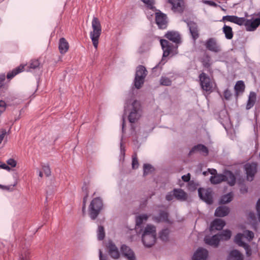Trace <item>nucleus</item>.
<instances>
[{
    "mask_svg": "<svg viewBox=\"0 0 260 260\" xmlns=\"http://www.w3.org/2000/svg\"><path fill=\"white\" fill-rule=\"evenodd\" d=\"M100 260H109L107 256L103 255L101 250H99Z\"/></svg>",
    "mask_w": 260,
    "mask_h": 260,
    "instance_id": "55",
    "label": "nucleus"
},
{
    "mask_svg": "<svg viewBox=\"0 0 260 260\" xmlns=\"http://www.w3.org/2000/svg\"><path fill=\"white\" fill-rule=\"evenodd\" d=\"M103 206V201L101 198H94L91 201L89 206V214L92 219H95L100 211L102 209Z\"/></svg>",
    "mask_w": 260,
    "mask_h": 260,
    "instance_id": "2",
    "label": "nucleus"
},
{
    "mask_svg": "<svg viewBox=\"0 0 260 260\" xmlns=\"http://www.w3.org/2000/svg\"><path fill=\"white\" fill-rule=\"evenodd\" d=\"M208 171L211 174L213 175V176H215L216 174H217V171L215 169H208Z\"/></svg>",
    "mask_w": 260,
    "mask_h": 260,
    "instance_id": "62",
    "label": "nucleus"
},
{
    "mask_svg": "<svg viewBox=\"0 0 260 260\" xmlns=\"http://www.w3.org/2000/svg\"><path fill=\"white\" fill-rule=\"evenodd\" d=\"M88 197V194H85V197H84L83 198V207H82V211L83 212H84L85 210V208H86V201H87V199Z\"/></svg>",
    "mask_w": 260,
    "mask_h": 260,
    "instance_id": "57",
    "label": "nucleus"
},
{
    "mask_svg": "<svg viewBox=\"0 0 260 260\" xmlns=\"http://www.w3.org/2000/svg\"><path fill=\"white\" fill-rule=\"evenodd\" d=\"M242 234L243 235V237H245L249 241L252 240L254 237L253 233L250 231H244V234Z\"/></svg>",
    "mask_w": 260,
    "mask_h": 260,
    "instance_id": "46",
    "label": "nucleus"
},
{
    "mask_svg": "<svg viewBox=\"0 0 260 260\" xmlns=\"http://www.w3.org/2000/svg\"><path fill=\"white\" fill-rule=\"evenodd\" d=\"M143 2L146 6L148 9L152 10L153 11L156 10L154 7L155 0H141Z\"/></svg>",
    "mask_w": 260,
    "mask_h": 260,
    "instance_id": "38",
    "label": "nucleus"
},
{
    "mask_svg": "<svg viewBox=\"0 0 260 260\" xmlns=\"http://www.w3.org/2000/svg\"><path fill=\"white\" fill-rule=\"evenodd\" d=\"M200 84L202 89L206 92L210 93L214 89L215 84L213 80L206 73L202 72L199 76Z\"/></svg>",
    "mask_w": 260,
    "mask_h": 260,
    "instance_id": "3",
    "label": "nucleus"
},
{
    "mask_svg": "<svg viewBox=\"0 0 260 260\" xmlns=\"http://www.w3.org/2000/svg\"><path fill=\"white\" fill-rule=\"evenodd\" d=\"M165 36L168 39L173 42L176 43H179L180 42L181 38L180 35L177 32H168Z\"/></svg>",
    "mask_w": 260,
    "mask_h": 260,
    "instance_id": "25",
    "label": "nucleus"
},
{
    "mask_svg": "<svg viewBox=\"0 0 260 260\" xmlns=\"http://www.w3.org/2000/svg\"><path fill=\"white\" fill-rule=\"evenodd\" d=\"M190 179V175L189 173H188L187 175H185L182 176V179L184 182H188L189 181Z\"/></svg>",
    "mask_w": 260,
    "mask_h": 260,
    "instance_id": "58",
    "label": "nucleus"
},
{
    "mask_svg": "<svg viewBox=\"0 0 260 260\" xmlns=\"http://www.w3.org/2000/svg\"><path fill=\"white\" fill-rule=\"evenodd\" d=\"M230 212L229 208L226 206L218 207L215 212V215L218 217H224L227 215Z\"/></svg>",
    "mask_w": 260,
    "mask_h": 260,
    "instance_id": "27",
    "label": "nucleus"
},
{
    "mask_svg": "<svg viewBox=\"0 0 260 260\" xmlns=\"http://www.w3.org/2000/svg\"><path fill=\"white\" fill-rule=\"evenodd\" d=\"M0 168L3 169L7 170V171H10L11 169L10 168L8 165H7L5 163H3V162H2L1 161H0Z\"/></svg>",
    "mask_w": 260,
    "mask_h": 260,
    "instance_id": "56",
    "label": "nucleus"
},
{
    "mask_svg": "<svg viewBox=\"0 0 260 260\" xmlns=\"http://www.w3.org/2000/svg\"><path fill=\"white\" fill-rule=\"evenodd\" d=\"M169 231L168 229L163 230L159 234V238L163 241H167L168 240Z\"/></svg>",
    "mask_w": 260,
    "mask_h": 260,
    "instance_id": "40",
    "label": "nucleus"
},
{
    "mask_svg": "<svg viewBox=\"0 0 260 260\" xmlns=\"http://www.w3.org/2000/svg\"><path fill=\"white\" fill-rule=\"evenodd\" d=\"M204 241L206 244L214 247H217L219 245L220 239L218 235H215L212 237L206 236L204 238Z\"/></svg>",
    "mask_w": 260,
    "mask_h": 260,
    "instance_id": "18",
    "label": "nucleus"
},
{
    "mask_svg": "<svg viewBox=\"0 0 260 260\" xmlns=\"http://www.w3.org/2000/svg\"><path fill=\"white\" fill-rule=\"evenodd\" d=\"M196 151L200 152L204 155H207L208 154V150L207 148L202 144H199L194 146L190 150L189 154H190Z\"/></svg>",
    "mask_w": 260,
    "mask_h": 260,
    "instance_id": "26",
    "label": "nucleus"
},
{
    "mask_svg": "<svg viewBox=\"0 0 260 260\" xmlns=\"http://www.w3.org/2000/svg\"><path fill=\"white\" fill-rule=\"evenodd\" d=\"M208 255V251L203 248H199L194 253L192 257L193 260H206Z\"/></svg>",
    "mask_w": 260,
    "mask_h": 260,
    "instance_id": "15",
    "label": "nucleus"
},
{
    "mask_svg": "<svg viewBox=\"0 0 260 260\" xmlns=\"http://www.w3.org/2000/svg\"><path fill=\"white\" fill-rule=\"evenodd\" d=\"M222 20L223 21H229L239 25H243L244 23L245 18L238 17V16L233 15H226L223 17Z\"/></svg>",
    "mask_w": 260,
    "mask_h": 260,
    "instance_id": "16",
    "label": "nucleus"
},
{
    "mask_svg": "<svg viewBox=\"0 0 260 260\" xmlns=\"http://www.w3.org/2000/svg\"><path fill=\"white\" fill-rule=\"evenodd\" d=\"M15 186V185H10V186H4L3 185L0 184V188L3 189H5L7 190H13V187Z\"/></svg>",
    "mask_w": 260,
    "mask_h": 260,
    "instance_id": "54",
    "label": "nucleus"
},
{
    "mask_svg": "<svg viewBox=\"0 0 260 260\" xmlns=\"http://www.w3.org/2000/svg\"><path fill=\"white\" fill-rule=\"evenodd\" d=\"M256 99V95L255 92H250L248 100L246 105V109H250L254 105Z\"/></svg>",
    "mask_w": 260,
    "mask_h": 260,
    "instance_id": "30",
    "label": "nucleus"
},
{
    "mask_svg": "<svg viewBox=\"0 0 260 260\" xmlns=\"http://www.w3.org/2000/svg\"><path fill=\"white\" fill-rule=\"evenodd\" d=\"M243 25L246 26L247 30L253 31L260 25V18H257L253 20H247L245 18Z\"/></svg>",
    "mask_w": 260,
    "mask_h": 260,
    "instance_id": "13",
    "label": "nucleus"
},
{
    "mask_svg": "<svg viewBox=\"0 0 260 260\" xmlns=\"http://www.w3.org/2000/svg\"><path fill=\"white\" fill-rule=\"evenodd\" d=\"M98 238L99 240H102L105 236L104 228L102 226H99L98 230Z\"/></svg>",
    "mask_w": 260,
    "mask_h": 260,
    "instance_id": "42",
    "label": "nucleus"
},
{
    "mask_svg": "<svg viewBox=\"0 0 260 260\" xmlns=\"http://www.w3.org/2000/svg\"><path fill=\"white\" fill-rule=\"evenodd\" d=\"M42 170L47 177L51 175V170L48 165H44L42 167Z\"/></svg>",
    "mask_w": 260,
    "mask_h": 260,
    "instance_id": "47",
    "label": "nucleus"
},
{
    "mask_svg": "<svg viewBox=\"0 0 260 260\" xmlns=\"http://www.w3.org/2000/svg\"><path fill=\"white\" fill-rule=\"evenodd\" d=\"M234 89L237 94L243 92L245 89V85L243 81H238L236 83Z\"/></svg>",
    "mask_w": 260,
    "mask_h": 260,
    "instance_id": "36",
    "label": "nucleus"
},
{
    "mask_svg": "<svg viewBox=\"0 0 260 260\" xmlns=\"http://www.w3.org/2000/svg\"><path fill=\"white\" fill-rule=\"evenodd\" d=\"M24 70V66L20 65L17 68H16L15 69L13 70L11 72L8 73L7 77L8 79H11L18 73L23 71Z\"/></svg>",
    "mask_w": 260,
    "mask_h": 260,
    "instance_id": "33",
    "label": "nucleus"
},
{
    "mask_svg": "<svg viewBox=\"0 0 260 260\" xmlns=\"http://www.w3.org/2000/svg\"><path fill=\"white\" fill-rule=\"evenodd\" d=\"M147 73V71L144 66L140 65L137 68L135 78V86L136 88L139 89L142 87Z\"/></svg>",
    "mask_w": 260,
    "mask_h": 260,
    "instance_id": "4",
    "label": "nucleus"
},
{
    "mask_svg": "<svg viewBox=\"0 0 260 260\" xmlns=\"http://www.w3.org/2000/svg\"><path fill=\"white\" fill-rule=\"evenodd\" d=\"M257 165L256 163H247L244 166V168L247 174V179L248 181H252L257 172Z\"/></svg>",
    "mask_w": 260,
    "mask_h": 260,
    "instance_id": "8",
    "label": "nucleus"
},
{
    "mask_svg": "<svg viewBox=\"0 0 260 260\" xmlns=\"http://www.w3.org/2000/svg\"><path fill=\"white\" fill-rule=\"evenodd\" d=\"M233 193L232 192L229 193L223 196L220 200V204H226L231 202L233 199Z\"/></svg>",
    "mask_w": 260,
    "mask_h": 260,
    "instance_id": "37",
    "label": "nucleus"
},
{
    "mask_svg": "<svg viewBox=\"0 0 260 260\" xmlns=\"http://www.w3.org/2000/svg\"><path fill=\"white\" fill-rule=\"evenodd\" d=\"M7 163L8 165L11 167H15L16 166V161L12 158H10L7 161Z\"/></svg>",
    "mask_w": 260,
    "mask_h": 260,
    "instance_id": "51",
    "label": "nucleus"
},
{
    "mask_svg": "<svg viewBox=\"0 0 260 260\" xmlns=\"http://www.w3.org/2000/svg\"><path fill=\"white\" fill-rule=\"evenodd\" d=\"M248 216L249 217L251 218L252 220L255 219V216L254 213L250 212Z\"/></svg>",
    "mask_w": 260,
    "mask_h": 260,
    "instance_id": "64",
    "label": "nucleus"
},
{
    "mask_svg": "<svg viewBox=\"0 0 260 260\" xmlns=\"http://www.w3.org/2000/svg\"><path fill=\"white\" fill-rule=\"evenodd\" d=\"M205 46L207 50L213 52L217 53L221 51L220 46L216 39L214 38H210L207 40Z\"/></svg>",
    "mask_w": 260,
    "mask_h": 260,
    "instance_id": "6",
    "label": "nucleus"
},
{
    "mask_svg": "<svg viewBox=\"0 0 260 260\" xmlns=\"http://www.w3.org/2000/svg\"><path fill=\"white\" fill-rule=\"evenodd\" d=\"M223 96H224V98L226 100H230L231 96H232V94L230 92V91L228 89H226L224 91V93H223Z\"/></svg>",
    "mask_w": 260,
    "mask_h": 260,
    "instance_id": "50",
    "label": "nucleus"
},
{
    "mask_svg": "<svg viewBox=\"0 0 260 260\" xmlns=\"http://www.w3.org/2000/svg\"><path fill=\"white\" fill-rule=\"evenodd\" d=\"M92 30L90 32V37L94 47L96 49L99 40L102 33V26L99 19L93 17L91 22Z\"/></svg>",
    "mask_w": 260,
    "mask_h": 260,
    "instance_id": "1",
    "label": "nucleus"
},
{
    "mask_svg": "<svg viewBox=\"0 0 260 260\" xmlns=\"http://www.w3.org/2000/svg\"><path fill=\"white\" fill-rule=\"evenodd\" d=\"M224 176V181H227L230 185L233 186L235 184L236 177L231 171L225 172Z\"/></svg>",
    "mask_w": 260,
    "mask_h": 260,
    "instance_id": "29",
    "label": "nucleus"
},
{
    "mask_svg": "<svg viewBox=\"0 0 260 260\" xmlns=\"http://www.w3.org/2000/svg\"><path fill=\"white\" fill-rule=\"evenodd\" d=\"M40 62L38 59H32L30 61L29 63V68L32 69H35L39 68Z\"/></svg>",
    "mask_w": 260,
    "mask_h": 260,
    "instance_id": "43",
    "label": "nucleus"
},
{
    "mask_svg": "<svg viewBox=\"0 0 260 260\" xmlns=\"http://www.w3.org/2000/svg\"><path fill=\"white\" fill-rule=\"evenodd\" d=\"M160 44L163 49V57H167L172 51L171 43L166 40H161Z\"/></svg>",
    "mask_w": 260,
    "mask_h": 260,
    "instance_id": "21",
    "label": "nucleus"
},
{
    "mask_svg": "<svg viewBox=\"0 0 260 260\" xmlns=\"http://www.w3.org/2000/svg\"><path fill=\"white\" fill-rule=\"evenodd\" d=\"M174 196V193L172 194V193L170 192L167 194L166 199L167 201H170L173 199Z\"/></svg>",
    "mask_w": 260,
    "mask_h": 260,
    "instance_id": "59",
    "label": "nucleus"
},
{
    "mask_svg": "<svg viewBox=\"0 0 260 260\" xmlns=\"http://www.w3.org/2000/svg\"><path fill=\"white\" fill-rule=\"evenodd\" d=\"M210 181L212 184H217L224 181V176L223 174H216L210 177Z\"/></svg>",
    "mask_w": 260,
    "mask_h": 260,
    "instance_id": "31",
    "label": "nucleus"
},
{
    "mask_svg": "<svg viewBox=\"0 0 260 260\" xmlns=\"http://www.w3.org/2000/svg\"><path fill=\"white\" fill-rule=\"evenodd\" d=\"M142 232V236L145 235L150 236L151 235H156V228L152 224H147L143 230H141Z\"/></svg>",
    "mask_w": 260,
    "mask_h": 260,
    "instance_id": "23",
    "label": "nucleus"
},
{
    "mask_svg": "<svg viewBox=\"0 0 260 260\" xmlns=\"http://www.w3.org/2000/svg\"><path fill=\"white\" fill-rule=\"evenodd\" d=\"M168 2L172 6V10L174 12L181 13L185 9L183 0H168Z\"/></svg>",
    "mask_w": 260,
    "mask_h": 260,
    "instance_id": "10",
    "label": "nucleus"
},
{
    "mask_svg": "<svg viewBox=\"0 0 260 260\" xmlns=\"http://www.w3.org/2000/svg\"><path fill=\"white\" fill-rule=\"evenodd\" d=\"M7 132L6 129H2L0 131V144L3 140L4 137L6 135Z\"/></svg>",
    "mask_w": 260,
    "mask_h": 260,
    "instance_id": "53",
    "label": "nucleus"
},
{
    "mask_svg": "<svg viewBox=\"0 0 260 260\" xmlns=\"http://www.w3.org/2000/svg\"><path fill=\"white\" fill-rule=\"evenodd\" d=\"M222 30L227 39L231 40L233 38V32L231 26L224 25L222 28Z\"/></svg>",
    "mask_w": 260,
    "mask_h": 260,
    "instance_id": "34",
    "label": "nucleus"
},
{
    "mask_svg": "<svg viewBox=\"0 0 260 260\" xmlns=\"http://www.w3.org/2000/svg\"><path fill=\"white\" fill-rule=\"evenodd\" d=\"M200 198L208 204H211L213 202L212 193L211 189H205L200 188L198 189Z\"/></svg>",
    "mask_w": 260,
    "mask_h": 260,
    "instance_id": "7",
    "label": "nucleus"
},
{
    "mask_svg": "<svg viewBox=\"0 0 260 260\" xmlns=\"http://www.w3.org/2000/svg\"><path fill=\"white\" fill-rule=\"evenodd\" d=\"M58 48L61 54H64L68 51L69 45L67 41L64 38L60 39Z\"/></svg>",
    "mask_w": 260,
    "mask_h": 260,
    "instance_id": "22",
    "label": "nucleus"
},
{
    "mask_svg": "<svg viewBox=\"0 0 260 260\" xmlns=\"http://www.w3.org/2000/svg\"><path fill=\"white\" fill-rule=\"evenodd\" d=\"M108 252L111 257L114 259H117L119 257L120 253L118 248L114 243L109 240L106 245Z\"/></svg>",
    "mask_w": 260,
    "mask_h": 260,
    "instance_id": "11",
    "label": "nucleus"
},
{
    "mask_svg": "<svg viewBox=\"0 0 260 260\" xmlns=\"http://www.w3.org/2000/svg\"><path fill=\"white\" fill-rule=\"evenodd\" d=\"M30 256V253L28 251H25L23 255H22L21 260H29Z\"/></svg>",
    "mask_w": 260,
    "mask_h": 260,
    "instance_id": "49",
    "label": "nucleus"
},
{
    "mask_svg": "<svg viewBox=\"0 0 260 260\" xmlns=\"http://www.w3.org/2000/svg\"><path fill=\"white\" fill-rule=\"evenodd\" d=\"M121 251L123 256L127 260H135L136 257L134 252L126 245H122L121 247Z\"/></svg>",
    "mask_w": 260,
    "mask_h": 260,
    "instance_id": "17",
    "label": "nucleus"
},
{
    "mask_svg": "<svg viewBox=\"0 0 260 260\" xmlns=\"http://www.w3.org/2000/svg\"><path fill=\"white\" fill-rule=\"evenodd\" d=\"M256 209L257 212L258 220L260 222V199H259L257 202Z\"/></svg>",
    "mask_w": 260,
    "mask_h": 260,
    "instance_id": "52",
    "label": "nucleus"
},
{
    "mask_svg": "<svg viewBox=\"0 0 260 260\" xmlns=\"http://www.w3.org/2000/svg\"><path fill=\"white\" fill-rule=\"evenodd\" d=\"M220 240H228L230 239L232 233L231 231L226 230L223 231L220 234H217Z\"/></svg>",
    "mask_w": 260,
    "mask_h": 260,
    "instance_id": "35",
    "label": "nucleus"
},
{
    "mask_svg": "<svg viewBox=\"0 0 260 260\" xmlns=\"http://www.w3.org/2000/svg\"><path fill=\"white\" fill-rule=\"evenodd\" d=\"M156 236L154 235L150 236L145 235L144 236H142V240L144 246L150 247L153 245L156 241Z\"/></svg>",
    "mask_w": 260,
    "mask_h": 260,
    "instance_id": "19",
    "label": "nucleus"
},
{
    "mask_svg": "<svg viewBox=\"0 0 260 260\" xmlns=\"http://www.w3.org/2000/svg\"><path fill=\"white\" fill-rule=\"evenodd\" d=\"M5 80V75L4 74L0 75V87L3 85L4 81Z\"/></svg>",
    "mask_w": 260,
    "mask_h": 260,
    "instance_id": "61",
    "label": "nucleus"
},
{
    "mask_svg": "<svg viewBox=\"0 0 260 260\" xmlns=\"http://www.w3.org/2000/svg\"><path fill=\"white\" fill-rule=\"evenodd\" d=\"M131 111L128 115V120L131 123H134L141 116L140 103L137 101H135L131 105Z\"/></svg>",
    "mask_w": 260,
    "mask_h": 260,
    "instance_id": "5",
    "label": "nucleus"
},
{
    "mask_svg": "<svg viewBox=\"0 0 260 260\" xmlns=\"http://www.w3.org/2000/svg\"><path fill=\"white\" fill-rule=\"evenodd\" d=\"M242 254L237 250H233L230 252L228 260H243Z\"/></svg>",
    "mask_w": 260,
    "mask_h": 260,
    "instance_id": "28",
    "label": "nucleus"
},
{
    "mask_svg": "<svg viewBox=\"0 0 260 260\" xmlns=\"http://www.w3.org/2000/svg\"><path fill=\"white\" fill-rule=\"evenodd\" d=\"M187 26L189 28L191 37L195 42L199 37V29L198 26L196 23L192 21L187 22Z\"/></svg>",
    "mask_w": 260,
    "mask_h": 260,
    "instance_id": "12",
    "label": "nucleus"
},
{
    "mask_svg": "<svg viewBox=\"0 0 260 260\" xmlns=\"http://www.w3.org/2000/svg\"><path fill=\"white\" fill-rule=\"evenodd\" d=\"M168 214L167 212L161 211L159 216L155 218L157 221H166L168 220Z\"/></svg>",
    "mask_w": 260,
    "mask_h": 260,
    "instance_id": "39",
    "label": "nucleus"
},
{
    "mask_svg": "<svg viewBox=\"0 0 260 260\" xmlns=\"http://www.w3.org/2000/svg\"><path fill=\"white\" fill-rule=\"evenodd\" d=\"M209 60L208 59L207 61H203V66L204 67L206 68H208L210 67V63L209 62Z\"/></svg>",
    "mask_w": 260,
    "mask_h": 260,
    "instance_id": "63",
    "label": "nucleus"
},
{
    "mask_svg": "<svg viewBox=\"0 0 260 260\" xmlns=\"http://www.w3.org/2000/svg\"><path fill=\"white\" fill-rule=\"evenodd\" d=\"M225 225V222L221 219H215L211 224L210 230H221Z\"/></svg>",
    "mask_w": 260,
    "mask_h": 260,
    "instance_id": "20",
    "label": "nucleus"
},
{
    "mask_svg": "<svg viewBox=\"0 0 260 260\" xmlns=\"http://www.w3.org/2000/svg\"><path fill=\"white\" fill-rule=\"evenodd\" d=\"M155 21L158 27L160 28H165L167 26V16L160 12L155 13Z\"/></svg>",
    "mask_w": 260,
    "mask_h": 260,
    "instance_id": "14",
    "label": "nucleus"
},
{
    "mask_svg": "<svg viewBox=\"0 0 260 260\" xmlns=\"http://www.w3.org/2000/svg\"><path fill=\"white\" fill-rule=\"evenodd\" d=\"M6 104L3 101H0V116L6 110Z\"/></svg>",
    "mask_w": 260,
    "mask_h": 260,
    "instance_id": "48",
    "label": "nucleus"
},
{
    "mask_svg": "<svg viewBox=\"0 0 260 260\" xmlns=\"http://www.w3.org/2000/svg\"><path fill=\"white\" fill-rule=\"evenodd\" d=\"M160 84L164 86H170L172 84V81L168 77L162 76L160 79Z\"/></svg>",
    "mask_w": 260,
    "mask_h": 260,
    "instance_id": "41",
    "label": "nucleus"
},
{
    "mask_svg": "<svg viewBox=\"0 0 260 260\" xmlns=\"http://www.w3.org/2000/svg\"><path fill=\"white\" fill-rule=\"evenodd\" d=\"M82 190L85 193V194H88V185L87 184H85L82 187Z\"/></svg>",
    "mask_w": 260,
    "mask_h": 260,
    "instance_id": "60",
    "label": "nucleus"
},
{
    "mask_svg": "<svg viewBox=\"0 0 260 260\" xmlns=\"http://www.w3.org/2000/svg\"><path fill=\"white\" fill-rule=\"evenodd\" d=\"M153 168L151 165L149 164L144 165V175H146L150 172L153 171Z\"/></svg>",
    "mask_w": 260,
    "mask_h": 260,
    "instance_id": "45",
    "label": "nucleus"
},
{
    "mask_svg": "<svg viewBox=\"0 0 260 260\" xmlns=\"http://www.w3.org/2000/svg\"><path fill=\"white\" fill-rule=\"evenodd\" d=\"M139 166V162L137 153L135 152L132 156V168L134 169H137Z\"/></svg>",
    "mask_w": 260,
    "mask_h": 260,
    "instance_id": "44",
    "label": "nucleus"
},
{
    "mask_svg": "<svg viewBox=\"0 0 260 260\" xmlns=\"http://www.w3.org/2000/svg\"><path fill=\"white\" fill-rule=\"evenodd\" d=\"M243 238V235L241 234V233H239L235 236L234 241L238 245L243 247L246 251L247 256H249L252 253L251 248L248 244L242 241Z\"/></svg>",
    "mask_w": 260,
    "mask_h": 260,
    "instance_id": "9",
    "label": "nucleus"
},
{
    "mask_svg": "<svg viewBox=\"0 0 260 260\" xmlns=\"http://www.w3.org/2000/svg\"><path fill=\"white\" fill-rule=\"evenodd\" d=\"M148 216L146 214H142L137 216L136 219V228H141L142 225L146 222Z\"/></svg>",
    "mask_w": 260,
    "mask_h": 260,
    "instance_id": "32",
    "label": "nucleus"
},
{
    "mask_svg": "<svg viewBox=\"0 0 260 260\" xmlns=\"http://www.w3.org/2000/svg\"><path fill=\"white\" fill-rule=\"evenodd\" d=\"M174 197L178 200L185 201L187 195L182 189H174L173 190Z\"/></svg>",
    "mask_w": 260,
    "mask_h": 260,
    "instance_id": "24",
    "label": "nucleus"
}]
</instances>
